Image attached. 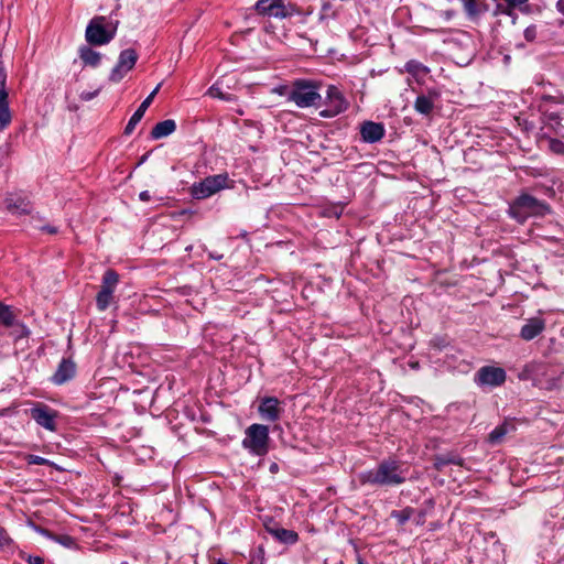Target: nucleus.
<instances>
[{"mask_svg": "<svg viewBox=\"0 0 564 564\" xmlns=\"http://www.w3.org/2000/svg\"><path fill=\"white\" fill-rule=\"evenodd\" d=\"M318 88L319 86L315 82L297 79L293 82L288 93V100L293 101L300 108L316 106L322 99Z\"/></svg>", "mask_w": 564, "mask_h": 564, "instance_id": "nucleus-3", "label": "nucleus"}, {"mask_svg": "<svg viewBox=\"0 0 564 564\" xmlns=\"http://www.w3.org/2000/svg\"><path fill=\"white\" fill-rule=\"evenodd\" d=\"M556 10L564 17V0H557Z\"/></svg>", "mask_w": 564, "mask_h": 564, "instance_id": "nucleus-39", "label": "nucleus"}, {"mask_svg": "<svg viewBox=\"0 0 564 564\" xmlns=\"http://www.w3.org/2000/svg\"><path fill=\"white\" fill-rule=\"evenodd\" d=\"M15 315L13 314L11 306L6 305L0 302V322L7 326L10 327L14 323Z\"/></svg>", "mask_w": 564, "mask_h": 564, "instance_id": "nucleus-29", "label": "nucleus"}, {"mask_svg": "<svg viewBox=\"0 0 564 564\" xmlns=\"http://www.w3.org/2000/svg\"><path fill=\"white\" fill-rule=\"evenodd\" d=\"M414 510L411 507H406L400 511H392L391 517L394 518L400 525H403L408 520L411 519Z\"/></svg>", "mask_w": 564, "mask_h": 564, "instance_id": "nucleus-30", "label": "nucleus"}, {"mask_svg": "<svg viewBox=\"0 0 564 564\" xmlns=\"http://www.w3.org/2000/svg\"><path fill=\"white\" fill-rule=\"evenodd\" d=\"M550 149L556 154H564V143H550Z\"/></svg>", "mask_w": 564, "mask_h": 564, "instance_id": "nucleus-35", "label": "nucleus"}, {"mask_svg": "<svg viewBox=\"0 0 564 564\" xmlns=\"http://www.w3.org/2000/svg\"><path fill=\"white\" fill-rule=\"evenodd\" d=\"M11 543V539L8 534V532L0 527V546H7Z\"/></svg>", "mask_w": 564, "mask_h": 564, "instance_id": "nucleus-31", "label": "nucleus"}, {"mask_svg": "<svg viewBox=\"0 0 564 564\" xmlns=\"http://www.w3.org/2000/svg\"><path fill=\"white\" fill-rule=\"evenodd\" d=\"M29 463L36 465H45L48 463V460L41 456L31 455Z\"/></svg>", "mask_w": 564, "mask_h": 564, "instance_id": "nucleus-33", "label": "nucleus"}, {"mask_svg": "<svg viewBox=\"0 0 564 564\" xmlns=\"http://www.w3.org/2000/svg\"><path fill=\"white\" fill-rule=\"evenodd\" d=\"M139 198L142 202H148L150 200V193L148 191H143L139 194Z\"/></svg>", "mask_w": 564, "mask_h": 564, "instance_id": "nucleus-40", "label": "nucleus"}, {"mask_svg": "<svg viewBox=\"0 0 564 564\" xmlns=\"http://www.w3.org/2000/svg\"><path fill=\"white\" fill-rule=\"evenodd\" d=\"M434 108V97L420 95L414 101V109L422 115H430Z\"/></svg>", "mask_w": 564, "mask_h": 564, "instance_id": "nucleus-22", "label": "nucleus"}, {"mask_svg": "<svg viewBox=\"0 0 564 564\" xmlns=\"http://www.w3.org/2000/svg\"><path fill=\"white\" fill-rule=\"evenodd\" d=\"M28 562H29V564H43L44 560L37 555H30L28 557Z\"/></svg>", "mask_w": 564, "mask_h": 564, "instance_id": "nucleus-38", "label": "nucleus"}, {"mask_svg": "<svg viewBox=\"0 0 564 564\" xmlns=\"http://www.w3.org/2000/svg\"><path fill=\"white\" fill-rule=\"evenodd\" d=\"M41 230L43 232H46V234H50V235H55V234L58 232L57 227L51 226V225H46V226L41 227Z\"/></svg>", "mask_w": 564, "mask_h": 564, "instance_id": "nucleus-37", "label": "nucleus"}, {"mask_svg": "<svg viewBox=\"0 0 564 564\" xmlns=\"http://www.w3.org/2000/svg\"><path fill=\"white\" fill-rule=\"evenodd\" d=\"M514 430L512 424L508 422H503L502 424L496 426L488 435V443L491 445L500 444L503 437L510 432Z\"/></svg>", "mask_w": 564, "mask_h": 564, "instance_id": "nucleus-20", "label": "nucleus"}, {"mask_svg": "<svg viewBox=\"0 0 564 564\" xmlns=\"http://www.w3.org/2000/svg\"><path fill=\"white\" fill-rule=\"evenodd\" d=\"M4 204L12 214L28 215L31 213V203L25 197L8 195Z\"/></svg>", "mask_w": 564, "mask_h": 564, "instance_id": "nucleus-17", "label": "nucleus"}, {"mask_svg": "<svg viewBox=\"0 0 564 564\" xmlns=\"http://www.w3.org/2000/svg\"><path fill=\"white\" fill-rule=\"evenodd\" d=\"M176 129V122L173 119H166L158 122L150 133L153 139H162L171 135Z\"/></svg>", "mask_w": 564, "mask_h": 564, "instance_id": "nucleus-19", "label": "nucleus"}, {"mask_svg": "<svg viewBox=\"0 0 564 564\" xmlns=\"http://www.w3.org/2000/svg\"><path fill=\"white\" fill-rule=\"evenodd\" d=\"M76 373V364L70 359H62L55 373L52 377V381L57 384H64L72 380Z\"/></svg>", "mask_w": 564, "mask_h": 564, "instance_id": "nucleus-14", "label": "nucleus"}, {"mask_svg": "<svg viewBox=\"0 0 564 564\" xmlns=\"http://www.w3.org/2000/svg\"><path fill=\"white\" fill-rule=\"evenodd\" d=\"M270 532L280 542H283L286 544H294L299 540V534L293 530L278 528V529H271Z\"/></svg>", "mask_w": 564, "mask_h": 564, "instance_id": "nucleus-23", "label": "nucleus"}, {"mask_svg": "<svg viewBox=\"0 0 564 564\" xmlns=\"http://www.w3.org/2000/svg\"><path fill=\"white\" fill-rule=\"evenodd\" d=\"M112 291L111 290H101L98 292L96 296V305L99 311H105L110 305L112 300Z\"/></svg>", "mask_w": 564, "mask_h": 564, "instance_id": "nucleus-26", "label": "nucleus"}, {"mask_svg": "<svg viewBox=\"0 0 564 564\" xmlns=\"http://www.w3.org/2000/svg\"><path fill=\"white\" fill-rule=\"evenodd\" d=\"M404 68L413 76L426 75L429 73V68L425 65L414 59L406 62Z\"/></svg>", "mask_w": 564, "mask_h": 564, "instance_id": "nucleus-28", "label": "nucleus"}, {"mask_svg": "<svg viewBox=\"0 0 564 564\" xmlns=\"http://www.w3.org/2000/svg\"><path fill=\"white\" fill-rule=\"evenodd\" d=\"M406 473L408 468L401 460L389 457L381 460L376 468L361 473L359 481L362 485L400 486L406 481Z\"/></svg>", "mask_w": 564, "mask_h": 564, "instance_id": "nucleus-1", "label": "nucleus"}, {"mask_svg": "<svg viewBox=\"0 0 564 564\" xmlns=\"http://www.w3.org/2000/svg\"><path fill=\"white\" fill-rule=\"evenodd\" d=\"M545 329V321L541 317H531L521 327L520 337L523 340H532Z\"/></svg>", "mask_w": 564, "mask_h": 564, "instance_id": "nucleus-15", "label": "nucleus"}, {"mask_svg": "<svg viewBox=\"0 0 564 564\" xmlns=\"http://www.w3.org/2000/svg\"><path fill=\"white\" fill-rule=\"evenodd\" d=\"M258 412L262 420L275 422L280 420L283 413V408L281 406V402L278 398L264 397L260 400Z\"/></svg>", "mask_w": 564, "mask_h": 564, "instance_id": "nucleus-11", "label": "nucleus"}, {"mask_svg": "<svg viewBox=\"0 0 564 564\" xmlns=\"http://www.w3.org/2000/svg\"><path fill=\"white\" fill-rule=\"evenodd\" d=\"M208 95L212 97H217L220 99H225V95L220 91V89L214 85L208 89Z\"/></svg>", "mask_w": 564, "mask_h": 564, "instance_id": "nucleus-32", "label": "nucleus"}, {"mask_svg": "<svg viewBox=\"0 0 564 564\" xmlns=\"http://www.w3.org/2000/svg\"><path fill=\"white\" fill-rule=\"evenodd\" d=\"M510 8L520 7L528 2V0H503Z\"/></svg>", "mask_w": 564, "mask_h": 564, "instance_id": "nucleus-36", "label": "nucleus"}, {"mask_svg": "<svg viewBox=\"0 0 564 564\" xmlns=\"http://www.w3.org/2000/svg\"><path fill=\"white\" fill-rule=\"evenodd\" d=\"M328 107L319 112L324 118H333L348 109L349 102L336 86L327 89Z\"/></svg>", "mask_w": 564, "mask_h": 564, "instance_id": "nucleus-9", "label": "nucleus"}, {"mask_svg": "<svg viewBox=\"0 0 564 564\" xmlns=\"http://www.w3.org/2000/svg\"><path fill=\"white\" fill-rule=\"evenodd\" d=\"M276 468H278L276 464H273V465L271 466V470H274V469H276Z\"/></svg>", "mask_w": 564, "mask_h": 564, "instance_id": "nucleus-45", "label": "nucleus"}, {"mask_svg": "<svg viewBox=\"0 0 564 564\" xmlns=\"http://www.w3.org/2000/svg\"><path fill=\"white\" fill-rule=\"evenodd\" d=\"M453 464L463 466L464 460L463 458L456 456V455H437L434 457V468L438 471H441L445 466Z\"/></svg>", "mask_w": 564, "mask_h": 564, "instance_id": "nucleus-24", "label": "nucleus"}, {"mask_svg": "<svg viewBox=\"0 0 564 564\" xmlns=\"http://www.w3.org/2000/svg\"><path fill=\"white\" fill-rule=\"evenodd\" d=\"M246 436L242 440L243 448L248 449L256 456H264L269 452V427L263 424H251L245 432Z\"/></svg>", "mask_w": 564, "mask_h": 564, "instance_id": "nucleus-4", "label": "nucleus"}, {"mask_svg": "<svg viewBox=\"0 0 564 564\" xmlns=\"http://www.w3.org/2000/svg\"><path fill=\"white\" fill-rule=\"evenodd\" d=\"M35 530L37 532H40L41 534H44L48 538L54 539L55 541H57L58 543H61L62 545H64L66 547H73L75 545V540L70 535L64 534V535L55 536V535L51 534L47 530L39 528V527H35Z\"/></svg>", "mask_w": 564, "mask_h": 564, "instance_id": "nucleus-27", "label": "nucleus"}, {"mask_svg": "<svg viewBox=\"0 0 564 564\" xmlns=\"http://www.w3.org/2000/svg\"><path fill=\"white\" fill-rule=\"evenodd\" d=\"M384 126L381 122L365 121L360 126V134L364 141H380L384 137Z\"/></svg>", "mask_w": 564, "mask_h": 564, "instance_id": "nucleus-16", "label": "nucleus"}, {"mask_svg": "<svg viewBox=\"0 0 564 564\" xmlns=\"http://www.w3.org/2000/svg\"><path fill=\"white\" fill-rule=\"evenodd\" d=\"M254 8L261 15H269L279 19H284L290 15L284 4V0H259Z\"/></svg>", "mask_w": 564, "mask_h": 564, "instance_id": "nucleus-12", "label": "nucleus"}, {"mask_svg": "<svg viewBox=\"0 0 564 564\" xmlns=\"http://www.w3.org/2000/svg\"><path fill=\"white\" fill-rule=\"evenodd\" d=\"M95 94H87L84 98L85 99H91L94 97Z\"/></svg>", "mask_w": 564, "mask_h": 564, "instance_id": "nucleus-42", "label": "nucleus"}, {"mask_svg": "<svg viewBox=\"0 0 564 564\" xmlns=\"http://www.w3.org/2000/svg\"><path fill=\"white\" fill-rule=\"evenodd\" d=\"M227 181V174L207 176L203 181L194 183L191 193L194 198L204 199L225 188Z\"/></svg>", "mask_w": 564, "mask_h": 564, "instance_id": "nucleus-5", "label": "nucleus"}, {"mask_svg": "<svg viewBox=\"0 0 564 564\" xmlns=\"http://www.w3.org/2000/svg\"><path fill=\"white\" fill-rule=\"evenodd\" d=\"M550 212V206L542 200L529 195L521 194L509 207V214L519 223H524L532 216H544Z\"/></svg>", "mask_w": 564, "mask_h": 564, "instance_id": "nucleus-2", "label": "nucleus"}, {"mask_svg": "<svg viewBox=\"0 0 564 564\" xmlns=\"http://www.w3.org/2000/svg\"><path fill=\"white\" fill-rule=\"evenodd\" d=\"M161 84H159L152 93L141 102L139 108L135 110V112L130 118L128 124L124 128V134L130 135V133L134 130L135 126L140 122L142 117L144 116V112L150 107L151 102L153 101V98L160 90Z\"/></svg>", "mask_w": 564, "mask_h": 564, "instance_id": "nucleus-13", "label": "nucleus"}, {"mask_svg": "<svg viewBox=\"0 0 564 564\" xmlns=\"http://www.w3.org/2000/svg\"><path fill=\"white\" fill-rule=\"evenodd\" d=\"M290 89H291V87L281 86V87L276 88L275 91H278L280 95H285L288 97V93Z\"/></svg>", "mask_w": 564, "mask_h": 564, "instance_id": "nucleus-41", "label": "nucleus"}, {"mask_svg": "<svg viewBox=\"0 0 564 564\" xmlns=\"http://www.w3.org/2000/svg\"><path fill=\"white\" fill-rule=\"evenodd\" d=\"M463 8L470 19H477L489 10L487 0H460Z\"/></svg>", "mask_w": 564, "mask_h": 564, "instance_id": "nucleus-18", "label": "nucleus"}, {"mask_svg": "<svg viewBox=\"0 0 564 564\" xmlns=\"http://www.w3.org/2000/svg\"><path fill=\"white\" fill-rule=\"evenodd\" d=\"M138 57V53L133 48L121 51L118 63L112 68L109 79L113 83H119L134 67Z\"/></svg>", "mask_w": 564, "mask_h": 564, "instance_id": "nucleus-8", "label": "nucleus"}, {"mask_svg": "<svg viewBox=\"0 0 564 564\" xmlns=\"http://www.w3.org/2000/svg\"><path fill=\"white\" fill-rule=\"evenodd\" d=\"M507 373L503 368L495 366L480 367L475 373V383L482 387L496 388L506 382Z\"/></svg>", "mask_w": 564, "mask_h": 564, "instance_id": "nucleus-7", "label": "nucleus"}, {"mask_svg": "<svg viewBox=\"0 0 564 564\" xmlns=\"http://www.w3.org/2000/svg\"><path fill=\"white\" fill-rule=\"evenodd\" d=\"M105 18H94L86 28L85 37L91 45H105L115 36V30H107L104 25Z\"/></svg>", "mask_w": 564, "mask_h": 564, "instance_id": "nucleus-6", "label": "nucleus"}, {"mask_svg": "<svg viewBox=\"0 0 564 564\" xmlns=\"http://www.w3.org/2000/svg\"><path fill=\"white\" fill-rule=\"evenodd\" d=\"M214 259H221L223 256H218V253H215V256H212Z\"/></svg>", "mask_w": 564, "mask_h": 564, "instance_id": "nucleus-43", "label": "nucleus"}, {"mask_svg": "<svg viewBox=\"0 0 564 564\" xmlns=\"http://www.w3.org/2000/svg\"><path fill=\"white\" fill-rule=\"evenodd\" d=\"M79 57L86 66L96 67L99 65L101 55L89 46H82L79 48Z\"/></svg>", "mask_w": 564, "mask_h": 564, "instance_id": "nucleus-21", "label": "nucleus"}, {"mask_svg": "<svg viewBox=\"0 0 564 564\" xmlns=\"http://www.w3.org/2000/svg\"><path fill=\"white\" fill-rule=\"evenodd\" d=\"M313 145H318L321 148H323V143H312Z\"/></svg>", "mask_w": 564, "mask_h": 564, "instance_id": "nucleus-46", "label": "nucleus"}, {"mask_svg": "<svg viewBox=\"0 0 564 564\" xmlns=\"http://www.w3.org/2000/svg\"><path fill=\"white\" fill-rule=\"evenodd\" d=\"M31 417L42 427L48 431H56L57 411L43 403L35 404L30 410Z\"/></svg>", "mask_w": 564, "mask_h": 564, "instance_id": "nucleus-10", "label": "nucleus"}, {"mask_svg": "<svg viewBox=\"0 0 564 564\" xmlns=\"http://www.w3.org/2000/svg\"><path fill=\"white\" fill-rule=\"evenodd\" d=\"M119 282V274L115 270H107L102 275L101 290H111L112 293Z\"/></svg>", "mask_w": 564, "mask_h": 564, "instance_id": "nucleus-25", "label": "nucleus"}, {"mask_svg": "<svg viewBox=\"0 0 564 564\" xmlns=\"http://www.w3.org/2000/svg\"><path fill=\"white\" fill-rule=\"evenodd\" d=\"M214 259H221L223 256H218V253H215V256H212Z\"/></svg>", "mask_w": 564, "mask_h": 564, "instance_id": "nucleus-44", "label": "nucleus"}, {"mask_svg": "<svg viewBox=\"0 0 564 564\" xmlns=\"http://www.w3.org/2000/svg\"><path fill=\"white\" fill-rule=\"evenodd\" d=\"M535 34H536V31H535L534 26H529L524 30V37L528 41H533L535 39Z\"/></svg>", "mask_w": 564, "mask_h": 564, "instance_id": "nucleus-34", "label": "nucleus"}]
</instances>
